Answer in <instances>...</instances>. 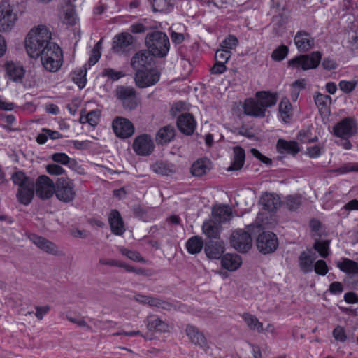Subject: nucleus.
<instances>
[{
  "mask_svg": "<svg viewBox=\"0 0 358 358\" xmlns=\"http://www.w3.org/2000/svg\"><path fill=\"white\" fill-rule=\"evenodd\" d=\"M52 32L45 25L40 24L31 28L25 38V49L30 57L38 58L40 53L46 50L50 44Z\"/></svg>",
  "mask_w": 358,
  "mask_h": 358,
  "instance_id": "1",
  "label": "nucleus"
},
{
  "mask_svg": "<svg viewBox=\"0 0 358 358\" xmlns=\"http://www.w3.org/2000/svg\"><path fill=\"white\" fill-rule=\"evenodd\" d=\"M145 43L151 55L159 57L166 56L169 50L170 43L166 34L155 31L148 33Z\"/></svg>",
  "mask_w": 358,
  "mask_h": 358,
  "instance_id": "2",
  "label": "nucleus"
},
{
  "mask_svg": "<svg viewBox=\"0 0 358 358\" xmlns=\"http://www.w3.org/2000/svg\"><path fill=\"white\" fill-rule=\"evenodd\" d=\"M39 57L43 66L48 71L56 72L62 65V52L56 43L50 44L46 50L40 53Z\"/></svg>",
  "mask_w": 358,
  "mask_h": 358,
  "instance_id": "3",
  "label": "nucleus"
},
{
  "mask_svg": "<svg viewBox=\"0 0 358 358\" xmlns=\"http://www.w3.org/2000/svg\"><path fill=\"white\" fill-rule=\"evenodd\" d=\"M18 20V13L8 0H0V31H9Z\"/></svg>",
  "mask_w": 358,
  "mask_h": 358,
  "instance_id": "4",
  "label": "nucleus"
},
{
  "mask_svg": "<svg viewBox=\"0 0 358 358\" xmlns=\"http://www.w3.org/2000/svg\"><path fill=\"white\" fill-rule=\"evenodd\" d=\"M55 194L61 201L68 203L73 201L76 196L75 185L69 178H59L55 183Z\"/></svg>",
  "mask_w": 358,
  "mask_h": 358,
  "instance_id": "5",
  "label": "nucleus"
},
{
  "mask_svg": "<svg viewBox=\"0 0 358 358\" xmlns=\"http://www.w3.org/2000/svg\"><path fill=\"white\" fill-rule=\"evenodd\" d=\"M321 58V53L316 51L310 55H303L292 59L289 62V65L304 71L315 69L319 65Z\"/></svg>",
  "mask_w": 358,
  "mask_h": 358,
  "instance_id": "6",
  "label": "nucleus"
},
{
  "mask_svg": "<svg viewBox=\"0 0 358 358\" xmlns=\"http://www.w3.org/2000/svg\"><path fill=\"white\" fill-rule=\"evenodd\" d=\"M116 96L127 110L135 109L140 103L136 92L133 87L120 86L116 89Z\"/></svg>",
  "mask_w": 358,
  "mask_h": 358,
  "instance_id": "7",
  "label": "nucleus"
},
{
  "mask_svg": "<svg viewBox=\"0 0 358 358\" xmlns=\"http://www.w3.org/2000/svg\"><path fill=\"white\" fill-rule=\"evenodd\" d=\"M230 243L240 252H246L252 245L250 234L242 229L236 230L231 234Z\"/></svg>",
  "mask_w": 358,
  "mask_h": 358,
  "instance_id": "8",
  "label": "nucleus"
},
{
  "mask_svg": "<svg viewBox=\"0 0 358 358\" xmlns=\"http://www.w3.org/2000/svg\"><path fill=\"white\" fill-rule=\"evenodd\" d=\"M160 78L159 71L155 69L138 70L135 74L136 85L145 88L156 84Z\"/></svg>",
  "mask_w": 358,
  "mask_h": 358,
  "instance_id": "9",
  "label": "nucleus"
},
{
  "mask_svg": "<svg viewBox=\"0 0 358 358\" xmlns=\"http://www.w3.org/2000/svg\"><path fill=\"white\" fill-rule=\"evenodd\" d=\"M357 133L355 121L350 117H346L337 122L333 127V134L337 137L347 139Z\"/></svg>",
  "mask_w": 358,
  "mask_h": 358,
  "instance_id": "10",
  "label": "nucleus"
},
{
  "mask_svg": "<svg viewBox=\"0 0 358 358\" xmlns=\"http://www.w3.org/2000/svg\"><path fill=\"white\" fill-rule=\"evenodd\" d=\"M257 247L262 254L273 252L278 248V241L275 234L272 232H263L258 236Z\"/></svg>",
  "mask_w": 358,
  "mask_h": 358,
  "instance_id": "11",
  "label": "nucleus"
},
{
  "mask_svg": "<svg viewBox=\"0 0 358 358\" xmlns=\"http://www.w3.org/2000/svg\"><path fill=\"white\" fill-rule=\"evenodd\" d=\"M36 193L42 199L50 198L55 189L54 182L47 176H40L36 182Z\"/></svg>",
  "mask_w": 358,
  "mask_h": 358,
  "instance_id": "12",
  "label": "nucleus"
},
{
  "mask_svg": "<svg viewBox=\"0 0 358 358\" xmlns=\"http://www.w3.org/2000/svg\"><path fill=\"white\" fill-rule=\"evenodd\" d=\"M132 148L138 155L147 156L153 152L155 144L150 135L142 134L135 138Z\"/></svg>",
  "mask_w": 358,
  "mask_h": 358,
  "instance_id": "13",
  "label": "nucleus"
},
{
  "mask_svg": "<svg viewBox=\"0 0 358 358\" xmlns=\"http://www.w3.org/2000/svg\"><path fill=\"white\" fill-rule=\"evenodd\" d=\"M134 38L127 32L117 34L113 39V50L116 53H123L134 48Z\"/></svg>",
  "mask_w": 358,
  "mask_h": 358,
  "instance_id": "14",
  "label": "nucleus"
},
{
  "mask_svg": "<svg viewBox=\"0 0 358 358\" xmlns=\"http://www.w3.org/2000/svg\"><path fill=\"white\" fill-rule=\"evenodd\" d=\"M113 129L117 136L127 138L134 133L133 124L126 118L117 117L113 122Z\"/></svg>",
  "mask_w": 358,
  "mask_h": 358,
  "instance_id": "15",
  "label": "nucleus"
},
{
  "mask_svg": "<svg viewBox=\"0 0 358 358\" xmlns=\"http://www.w3.org/2000/svg\"><path fill=\"white\" fill-rule=\"evenodd\" d=\"M186 334L193 344L198 345L206 352H208L210 347L203 332L195 326L188 324L185 329Z\"/></svg>",
  "mask_w": 358,
  "mask_h": 358,
  "instance_id": "16",
  "label": "nucleus"
},
{
  "mask_svg": "<svg viewBox=\"0 0 358 358\" xmlns=\"http://www.w3.org/2000/svg\"><path fill=\"white\" fill-rule=\"evenodd\" d=\"M134 299L136 301L141 304H148L152 307H157L167 310L176 309V306L158 297H153L138 294L134 296Z\"/></svg>",
  "mask_w": 358,
  "mask_h": 358,
  "instance_id": "17",
  "label": "nucleus"
},
{
  "mask_svg": "<svg viewBox=\"0 0 358 358\" xmlns=\"http://www.w3.org/2000/svg\"><path fill=\"white\" fill-rule=\"evenodd\" d=\"M29 238L39 249L48 254L53 255H59L61 254L58 247L54 243L42 236L31 234Z\"/></svg>",
  "mask_w": 358,
  "mask_h": 358,
  "instance_id": "18",
  "label": "nucleus"
},
{
  "mask_svg": "<svg viewBox=\"0 0 358 358\" xmlns=\"http://www.w3.org/2000/svg\"><path fill=\"white\" fill-rule=\"evenodd\" d=\"M294 40L297 49L300 52H308L314 47V38L305 31H298Z\"/></svg>",
  "mask_w": 358,
  "mask_h": 358,
  "instance_id": "19",
  "label": "nucleus"
},
{
  "mask_svg": "<svg viewBox=\"0 0 358 358\" xmlns=\"http://www.w3.org/2000/svg\"><path fill=\"white\" fill-rule=\"evenodd\" d=\"M146 327L149 331H159L162 333L169 332L171 326L162 320L156 315H149L144 320Z\"/></svg>",
  "mask_w": 358,
  "mask_h": 358,
  "instance_id": "20",
  "label": "nucleus"
},
{
  "mask_svg": "<svg viewBox=\"0 0 358 358\" xmlns=\"http://www.w3.org/2000/svg\"><path fill=\"white\" fill-rule=\"evenodd\" d=\"M177 125L182 133L191 135L196 128V122L191 114L185 113L178 117Z\"/></svg>",
  "mask_w": 358,
  "mask_h": 358,
  "instance_id": "21",
  "label": "nucleus"
},
{
  "mask_svg": "<svg viewBox=\"0 0 358 358\" xmlns=\"http://www.w3.org/2000/svg\"><path fill=\"white\" fill-rule=\"evenodd\" d=\"M232 211L229 206L226 205H217L212 209L211 220L222 224L229 221L231 218Z\"/></svg>",
  "mask_w": 358,
  "mask_h": 358,
  "instance_id": "22",
  "label": "nucleus"
},
{
  "mask_svg": "<svg viewBox=\"0 0 358 358\" xmlns=\"http://www.w3.org/2000/svg\"><path fill=\"white\" fill-rule=\"evenodd\" d=\"M204 250L208 258L219 259L224 251V242L220 239L210 240L206 243Z\"/></svg>",
  "mask_w": 358,
  "mask_h": 358,
  "instance_id": "23",
  "label": "nucleus"
},
{
  "mask_svg": "<svg viewBox=\"0 0 358 358\" xmlns=\"http://www.w3.org/2000/svg\"><path fill=\"white\" fill-rule=\"evenodd\" d=\"M112 232L117 236L122 235L125 231L124 225L120 213L113 210L108 217Z\"/></svg>",
  "mask_w": 358,
  "mask_h": 358,
  "instance_id": "24",
  "label": "nucleus"
},
{
  "mask_svg": "<svg viewBox=\"0 0 358 358\" xmlns=\"http://www.w3.org/2000/svg\"><path fill=\"white\" fill-rule=\"evenodd\" d=\"M263 208L268 211L277 210L281 206V201L278 195L272 193L263 194L259 200Z\"/></svg>",
  "mask_w": 358,
  "mask_h": 358,
  "instance_id": "25",
  "label": "nucleus"
},
{
  "mask_svg": "<svg viewBox=\"0 0 358 358\" xmlns=\"http://www.w3.org/2000/svg\"><path fill=\"white\" fill-rule=\"evenodd\" d=\"M221 229L220 224L211 219L205 221L202 225L203 234L210 240H220Z\"/></svg>",
  "mask_w": 358,
  "mask_h": 358,
  "instance_id": "26",
  "label": "nucleus"
},
{
  "mask_svg": "<svg viewBox=\"0 0 358 358\" xmlns=\"http://www.w3.org/2000/svg\"><path fill=\"white\" fill-rule=\"evenodd\" d=\"M34 196V182L31 185H24L17 189L16 197L17 201L23 204L28 205L31 203Z\"/></svg>",
  "mask_w": 358,
  "mask_h": 358,
  "instance_id": "27",
  "label": "nucleus"
},
{
  "mask_svg": "<svg viewBox=\"0 0 358 358\" xmlns=\"http://www.w3.org/2000/svg\"><path fill=\"white\" fill-rule=\"evenodd\" d=\"M221 264L224 268L235 271L241 266L242 259L238 255L227 253L222 256Z\"/></svg>",
  "mask_w": 358,
  "mask_h": 358,
  "instance_id": "28",
  "label": "nucleus"
},
{
  "mask_svg": "<svg viewBox=\"0 0 358 358\" xmlns=\"http://www.w3.org/2000/svg\"><path fill=\"white\" fill-rule=\"evenodd\" d=\"M6 71L10 80L18 83L22 81L25 71L20 64L8 62L6 64Z\"/></svg>",
  "mask_w": 358,
  "mask_h": 358,
  "instance_id": "29",
  "label": "nucleus"
},
{
  "mask_svg": "<svg viewBox=\"0 0 358 358\" xmlns=\"http://www.w3.org/2000/svg\"><path fill=\"white\" fill-rule=\"evenodd\" d=\"M244 113L254 117H264V110L258 101L253 99L245 100L243 106Z\"/></svg>",
  "mask_w": 358,
  "mask_h": 358,
  "instance_id": "30",
  "label": "nucleus"
},
{
  "mask_svg": "<svg viewBox=\"0 0 358 358\" xmlns=\"http://www.w3.org/2000/svg\"><path fill=\"white\" fill-rule=\"evenodd\" d=\"M174 136V127L170 125H166L159 129L155 136V141L157 144L164 145L171 141Z\"/></svg>",
  "mask_w": 358,
  "mask_h": 358,
  "instance_id": "31",
  "label": "nucleus"
},
{
  "mask_svg": "<svg viewBox=\"0 0 358 358\" xmlns=\"http://www.w3.org/2000/svg\"><path fill=\"white\" fill-rule=\"evenodd\" d=\"M152 60V58L149 53L146 52H138L133 56L131 65L137 71L142 70L141 69L150 64Z\"/></svg>",
  "mask_w": 358,
  "mask_h": 358,
  "instance_id": "32",
  "label": "nucleus"
},
{
  "mask_svg": "<svg viewBox=\"0 0 358 358\" xmlns=\"http://www.w3.org/2000/svg\"><path fill=\"white\" fill-rule=\"evenodd\" d=\"M234 159L230 166L227 168L228 171L240 170L245 162V151L239 146L234 148Z\"/></svg>",
  "mask_w": 358,
  "mask_h": 358,
  "instance_id": "33",
  "label": "nucleus"
},
{
  "mask_svg": "<svg viewBox=\"0 0 358 358\" xmlns=\"http://www.w3.org/2000/svg\"><path fill=\"white\" fill-rule=\"evenodd\" d=\"M257 99L264 110L268 107H271L275 105L277 102V97L275 94L266 92H259L256 94Z\"/></svg>",
  "mask_w": 358,
  "mask_h": 358,
  "instance_id": "34",
  "label": "nucleus"
},
{
  "mask_svg": "<svg viewBox=\"0 0 358 358\" xmlns=\"http://www.w3.org/2000/svg\"><path fill=\"white\" fill-rule=\"evenodd\" d=\"M315 257H313L309 252L303 251L302 252L299 257V264L300 269L303 273L311 272L313 269V262Z\"/></svg>",
  "mask_w": 358,
  "mask_h": 358,
  "instance_id": "35",
  "label": "nucleus"
},
{
  "mask_svg": "<svg viewBox=\"0 0 358 358\" xmlns=\"http://www.w3.org/2000/svg\"><path fill=\"white\" fill-rule=\"evenodd\" d=\"M277 148L280 153L296 155L299 151V148L296 142L287 141L283 139L278 140L277 143Z\"/></svg>",
  "mask_w": 358,
  "mask_h": 358,
  "instance_id": "36",
  "label": "nucleus"
},
{
  "mask_svg": "<svg viewBox=\"0 0 358 358\" xmlns=\"http://www.w3.org/2000/svg\"><path fill=\"white\" fill-rule=\"evenodd\" d=\"M315 103L322 113H327L331 103V97L329 95L317 92L314 96Z\"/></svg>",
  "mask_w": 358,
  "mask_h": 358,
  "instance_id": "37",
  "label": "nucleus"
},
{
  "mask_svg": "<svg viewBox=\"0 0 358 358\" xmlns=\"http://www.w3.org/2000/svg\"><path fill=\"white\" fill-rule=\"evenodd\" d=\"M337 266L343 272L348 274L358 273V262L348 258H343L341 262H338Z\"/></svg>",
  "mask_w": 358,
  "mask_h": 358,
  "instance_id": "38",
  "label": "nucleus"
},
{
  "mask_svg": "<svg viewBox=\"0 0 358 358\" xmlns=\"http://www.w3.org/2000/svg\"><path fill=\"white\" fill-rule=\"evenodd\" d=\"M242 318L250 330L257 331L261 333L264 331L263 324L253 315L250 313H244Z\"/></svg>",
  "mask_w": 358,
  "mask_h": 358,
  "instance_id": "39",
  "label": "nucleus"
},
{
  "mask_svg": "<svg viewBox=\"0 0 358 358\" xmlns=\"http://www.w3.org/2000/svg\"><path fill=\"white\" fill-rule=\"evenodd\" d=\"M208 164V161L204 159H199L192 164L191 168V173L194 176H202L210 170Z\"/></svg>",
  "mask_w": 358,
  "mask_h": 358,
  "instance_id": "40",
  "label": "nucleus"
},
{
  "mask_svg": "<svg viewBox=\"0 0 358 358\" xmlns=\"http://www.w3.org/2000/svg\"><path fill=\"white\" fill-rule=\"evenodd\" d=\"M203 246V241L201 238L199 236H193L190 238L186 243L187 250L191 254H197L200 252Z\"/></svg>",
  "mask_w": 358,
  "mask_h": 358,
  "instance_id": "41",
  "label": "nucleus"
},
{
  "mask_svg": "<svg viewBox=\"0 0 358 358\" xmlns=\"http://www.w3.org/2000/svg\"><path fill=\"white\" fill-rule=\"evenodd\" d=\"M11 180L14 184L18 185V187L27 185H31V183L34 182L33 179L27 177L24 172L20 171L15 172L12 175Z\"/></svg>",
  "mask_w": 358,
  "mask_h": 358,
  "instance_id": "42",
  "label": "nucleus"
},
{
  "mask_svg": "<svg viewBox=\"0 0 358 358\" xmlns=\"http://www.w3.org/2000/svg\"><path fill=\"white\" fill-rule=\"evenodd\" d=\"M152 170L162 176H169L173 172V166L164 162H157L152 166Z\"/></svg>",
  "mask_w": 358,
  "mask_h": 358,
  "instance_id": "43",
  "label": "nucleus"
},
{
  "mask_svg": "<svg viewBox=\"0 0 358 358\" xmlns=\"http://www.w3.org/2000/svg\"><path fill=\"white\" fill-rule=\"evenodd\" d=\"M292 105L287 98H283L279 104V112L285 122H287L292 114Z\"/></svg>",
  "mask_w": 358,
  "mask_h": 358,
  "instance_id": "44",
  "label": "nucleus"
},
{
  "mask_svg": "<svg viewBox=\"0 0 358 358\" xmlns=\"http://www.w3.org/2000/svg\"><path fill=\"white\" fill-rule=\"evenodd\" d=\"M285 206L289 210H295L301 205V198L297 195H289L285 197Z\"/></svg>",
  "mask_w": 358,
  "mask_h": 358,
  "instance_id": "45",
  "label": "nucleus"
},
{
  "mask_svg": "<svg viewBox=\"0 0 358 358\" xmlns=\"http://www.w3.org/2000/svg\"><path fill=\"white\" fill-rule=\"evenodd\" d=\"M101 42L102 40L99 41L92 50L88 62L90 66L94 65L99 60L101 57Z\"/></svg>",
  "mask_w": 358,
  "mask_h": 358,
  "instance_id": "46",
  "label": "nucleus"
},
{
  "mask_svg": "<svg viewBox=\"0 0 358 358\" xmlns=\"http://www.w3.org/2000/svg\"><path fill=\"white\" fill-rule=\"evenodd\" d=\"M315 250H317L320 255L322 257H326L329 255V241H316L313 245Z\"/></svg>",
  "mask_w": 358,
  "mask_h": 358,
  "instance_id": "47",
  "label": "nucleus"
},
{
  "mask_svg": "<svg viewBox=\"0 0 358 358\" xmlns=\"http://www.w3.org/2000/svg\"><path fill=\"white\" fill-rule=\"evenodd\" d=\"M238 44V41L236 37L233 35H229L222 41L220 43V47L223 49L231 51V50L236 48Z\"/></svg>",
  "mask_w": 358,
  "mask_h": 358,
  "instance_id": "48",
  "label": "nucleus"
},
{
  "mask_svg": "<svg viewBox=\"0 0 358 358\" xmlns=\"http://www.w3.org/2000/svg\"><path fill=\"white\" fill-rule=\"evenodd\" d=\"M120 251L123 255L126 256L127 257H128L129 259H130L133 261L138 262H145L144 259L141 256L139 252H138L136 251L129 250L124 248H120Z\"/></svg>",
  "mask_w": 358,
  "mask_h": 358,
  "instance_id": "49",
  "label": "nucleus"
},
{
  "mask_svg": "<svg viewBox=\"0 0 358 358\" xmlns=\"http://www.w3.org/2000/svg\"><path fill=\"white\" fill-rule=\"evenodd\" d=\"M288 53V48L286 45H281L276 48L271 55V58L275 61L282 60Z\"/></svg>",
  "mask_w": 358,
  "mask_h": 358,
  "instance_id": "50",
  "label": "nucleus"
},
{
  "mask_svg": "<svg viewBox=\"0 0 358 358\" xmlns=\"http://www.w3.org/2000/svg\"><path fill=\"white\" fill-rule=\"evenodd\" d=\"M231 56V52L223 48L217 50L215 55L216 62L226 64Z\"/></svg>",
  "mask_w": 358,
  "mask_h": 358,
  "instance_id": "51",
  "label": "nucleus"
},
{
  "mask_svg": "<svg viewBox=\"0 0 358 358\" xmlns=\"http://www.w3.org/2000/svg\"><path fill=\"white\" fill-rule=\"evenodd\" d=\"M100 115L101 112L99 110H91L86 115L85 121H87L89 124L94 127L99 123Z\"/></svg>",
  "mask_w": 358,
  "mask_h": 358,
  "instance_id": "52",
  "label": "nucleus"
},
{
  "mask_svg": "<svg viewBox=\"0 0 358 358\" xmlns=\"http://www.w3.org/2000/svg\"><path fill=\"white\" fill-rule=\"evenodd\" d=\"M51 159L56 163L62 165H67L73 159H71L66 154L63 152H57L51 155Z\"/></svg>",
  "mask_w": 358,
  "mask_h": 358,
  "instance_id": "53",
  "label": "nucleus"
},
{
  "mask_svg": "<svg viewBox=\"0 0 358 358\" xmlns=\"http://www.w3.org/2000/svg\"><path fill=\"white\" fill-rule=\"evenodd\" d=\"M46 171L53 176H61L65 173V170L59 165L50 164L46 166Z\"/></svg>",
  "mask_w": 358,
  "mask_h": 358,
  "instance_id": "54",
  "label": "nucleus"
},
{
  "mask_svg": "<svg viewBox=\"0 0 358 358\" xmlns=\"http://www.w3.org/2000/svg\"><path fill=\"white\" fill-rule=\"evenodd\" d=\"M333 336L336 341L343 343L347 339V336L345 334V331L343 327L341 326H337L333 330Z\"/></svg>",
  "mask_w": 358,
  "mask_h": 358,
  "instance_id": "55",
  "label": "nucleus"
},
{
  "mask_svg": "<svg viewBox=\"0 0 358 358\" xmlns=\"http://www.w3.org/2000/svg\"><path fill=\"white\" fill-rule=\"evenodd\" d=\"M73 80L80 88H83L86 83L85 73L82 70H80L78 72H75L73 76Z\"/></svg>",
  "mask_w": 358,
  "mask_h": 358,
  "instance_id": "56",
  "label": "nucleus"
},
{
  "mask_svg": "<svg viewBox=\"0 0 358 358\" xmlns=\"http://www.w3.org/2000/svg\"><path fill=\"white\" fill-rule=\"evenodd\" d=\"M103 76H107L113 80H117L121 78L122 77L124 76V73L122 71H117L113 69L108 68L103 70Z\"/></svg>",
  "mask_w": 358,
  "mask_h": 358,
  "instance_id": "57",
  "label": "nucleus"
},
{
  "mask_svg": "<svg viewBox=\"0 0 358 358\" xmlns=\"http://www.w3.org/2000/svg\"><path fill=\"white\" fill-rule=\"evenodd\" d=\"M357 85L356 81H346V80H342L339 83V87L340 89L345 92V93H350L352 90H355V87Z\"/></svg>",
  "mask_w": 358,
  "mask_h": 358,
  "instance_id": "58",
  "label": "nucleus"
},
{
  "mask_svg": "<svg viewBox=\"0 0 358 358\" xmlns=\"http://www.w3.org/2000/svg\"><path fill=\"white\" fill-rule=\"evenodd\" d=\"M314 270L316 273L324 275L328 272V267L324 260H318L315 264Z\"/></svg>",
  "mask_w": 358,
  "mask_h": 358,
  "instance_id": "59",
  "label": "nucleus"
},
{
  "mask_svg": "<svg viewBox=\"0 0 358 358\" xmlns=\"http://www.w3.org/2000/svg\"><path fill=\"white\" fill-rule=\"evenodd\" d=\"M66 317L71 323L76 324L79 327H86L90 331L92 329L91 327L87 324L83 318H74L69 315H66Z\"/></svg>",
  "mask_w": 358,
  "mask_h": 358,
  "instance_id": "60",
  "label": "nucleus"
},
{
  "mask_svg": "<svg viewBox=\"0 0 358 358\" xmlns=\"http://www.w3.org/2000/svg\"><path fill=\"white\" fill-rule=\"evenodd\" d=\"M99 264L102 266H109L120 267V266H122L121 261L114 259L100 258L99 260Z\"/></svg>",
  "mask_w": 358,
  "mask_h": 358,
  "instance_id": "61",
  "label": "nucleus"
},
{
  "mask_svg": "<svg viewBox=\"0 0 358 358\" xmlns=\"http://www.w3.org/2000/svg\"><path fill=\"white\" fill-rule=\"evenodd\" d=\"M337 171L341 173H346L350 171H358L357 163H349L339 168Z\"/></svg>",
  "mask_w": 358,
  "mask_h": 358,
  "instance_id": "62",
  "label": "nucleus"
},
{
  "mask_svg": "<svg viewBox=\"0 0 358 358\" xmlns=\"http://www.w3.org/2000/svg\"><path fill=\"white\" fill-rule=\"evenodd\" d=\"M307 152L310 157L317 158L322 154V148L319 145H313L307 148Z\"/></svg>",
  "mask_w": 358,
  "mask_h": 358,
  "instance_id": "63",
  "label": "nucleus"
},
{
  "mask_svg": "<svg viewBox=\"0 0 358 358\" xmlns=\"http://www.w3.org/2000/svg\"><path fill=\"white\" fill-rule=\"evenodd\" d=\"M227 70L225 64L221 63L220 62H216L213 66L210 71L214 74H221Z\"/></svg>",
  "mask_w": 358,
  "mask_h": 358,
  "instance_id": "64",
  "label": "nucleus"
}]
</instances>
